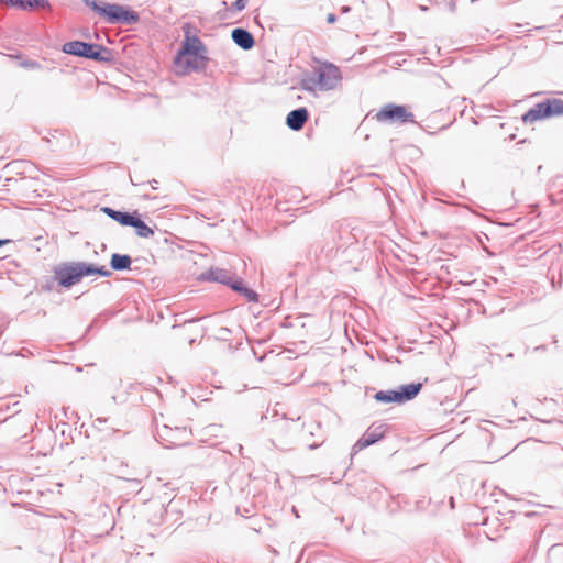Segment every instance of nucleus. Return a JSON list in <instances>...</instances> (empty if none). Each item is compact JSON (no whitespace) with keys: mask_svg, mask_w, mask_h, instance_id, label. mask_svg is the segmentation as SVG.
Here are the masks:
<instances>
[{"mask_svg":"<svg viewBox=\"0 0 563 563\" xmlns=\"http://www.w3.org/2000/svg\"><path fill=\"white\" fill-rule=\"evenodd\" d=\"M103 48L96 44H89L80 41L67 42L63 45L62 51L69 55L91 58L95 60H102L101 51Z\"/></svg>","mask_w":563,"mask_h":563,"instance_id":"6","label":"nucleus"},{"mask_svg":"<svg viewBox=\"0 0 563 563\" xmlns=\"http://www.w3.org/2000/svg\"><path fill=\"white\" fill-rule=\"evenodd\" d=\"M375 119L380 123H406L413 122L415 115L405 106L389 103L375 114Z\"/></svg>","mask_w":563,"mask_h":563,"instance_id":"5","label":"nucleus"},{"mask_svg":"<svg viewBox=\"0 0 563 563\" xmlns=\"http://www.w3.org/2000/svg\"><path fill=\"white\" fill-rule=\"evenodd\" d=\"M476 0H471V2H475Z\"/></svg>","mask_w":563,"mask_h":563,"instance_id":"24","label":"nucleus"},{"mask_svg":"<svg viewBox=\"0 0 563 563\" xmlns=\"http://www.w3.org/2000/svg\"><path fill=\"white\" fill-rule=\"evenodd\" d=\"M7 7L20 8V0H0Z\"/></svg>","mask_w":563,"mask_h":563,"instance_id":"20","label":"nucleus"},{"mask_svg":"<svg viewBox=\"0 0 563 563\" xmlns=\"http://www.w3.org/2000/svg\"><path fill=\"white\" fill-rule=\"evenodd\" d=\"M55 277L63 287H70L81 280L84 276L98 274L101 276H110L111 272L104 266L96 267L85 263L63 264L55 268Z\"/></svg>","mask_w":563,"mask_h":563,"instance_id":"2","label":"nucleus"},{"mask_svg":"<svg viewBox=\"0 0 563 563\" xmlns=\"http://www.w3.org/2000/svg\"><path fill=\"white\" fill-rule=\"evenodd\" d=\"M5 243V241L0 240V246H2Z\"/></svg>","mask_w":563,"mask_h":563,"instance_id":"23","label":"nucleus"},{"mask_svg":"<svg viewBox=\"0 0 563 563\" xmlns=\"http://www.w3.org/2000/svg\"><path fill=\"white\" fill-rule=\"evenodd\" d=\"M22 66L25 67V68H31V69H38L40 68V65L36 62H33V60L24 62L22 64Z\"/></svg>","mask_w":563,"mask_h":563,"instance_id":"21","label":"nucleus"},{"mask_svg":"<svg viewBox=\"0 0 563 563\" xmlns=\"http://www.w3.org/2000/svg\"><path fill=\"white\" fill-rule=\"evenodd\" d=\"M49 7L47 0H20V9L33 10V9H46Z\"/></svg>","mask_w":563,"mask_h":563,"instance_id":"16","label":"nucleus"},{"mask_svg":"<svg viewBox=\"0 0 563 563\" xmlns=\"http://www.w3.org/2000/svg\"><path fill=\"white\" fill-rule=\"evenodd\" d=\"M342 80V75L338 66L333 64H323L318 70V85L321 89H335Z\"/></svg>","mask_w":563,"mask_h":563,"instance_id":"7","label":"nucleus"},{"mask_svg":"<svg viewBox=\"0 0 563 563\" xmlns=\"http://www.w3.org/2000/svg\"><path fill=\"white\" fill-rule=\"evenodd\" d=\"M549 107L550 117L563 115V100L561 99H549L545 101Z\"/></svg>","mask_w":563,"mask_h":563,"instance_id":"17","label":"nucleus"},{"mask_svg":"<svg viewBox=\"0 0 563 563\" xmlns=\"http://www.w3.org/2000/svg\"><path fill=\"white\" fill-rule=\"evenodd\" d=\"M382 438V433L374 434L372 432H367L363 435V438L357 442V445L363 449L366 448Z\"/></svg>","mask_w":563,"mask_h":563,"instance_id":"18","label":"nucleus"},{"mask_svg":"<svg viewBox=\"0 0 563 563\" xmlns=\"http://www.w3.org/2000/svg\"><path fill=\"white\" fill-rule=\"evenodd\" d=\"M101 211L103 213H106L108 217H110L112 220L120 223L121 225H129V227H132L133 221H134L135 217L137 216V211H134L133 213H128V212H121V211L113 210L109 207H103L101 209Z\"/></svg>","mask_w":563,"mask_h":563,"instance_id":"11","label":"nucleus"},{"mask_svg":"<svg viewBox=\"0 0 563 563\" xmlns=\"http://www.w3.org/2000/svg\"><path fill=\"white\" fill-rule=\"evenodd\" d=\"M308 118V110L306 108H300L288 113L286 123L291 130L299 131L302 129Z\"/></svg>","mask_w":563,"mask_h":563,"instance_id":"8","label":"nucleus"},{"mask_svg":"<svg viewBox=\"0 0 563 563\" xmlns=\"http://www.w3.org/2000/svg\"><path fill=\"white\" fill-rule=\"evenodd\" d=\"M422 384L421 383H413L404 385L400 387L397 393H399V398L401 400V404L408 400L413 399L421 390Z\"/></svg>","mask_w":563,"mask_h":563,"instance_id":"12","label":"nucleus"},{"mask_svg":"<svg viewBox=\"0 0 563 563\" xmlns=\"http://www.w3.org/2000/svg\"><path fill=\"white\" fill-rule=\"evenodd\" d=\"M131 263L132 261L129 255L113 254L111 257V266L115 271L129 269Z\"/></svg>","mask_w":563,"mask_h":563,"instance_id":"13","label":"nucleus"},{"mask_svg":"<svg viewBox=\"0 0 563 563\" xmlns=\"http://www.w3.org/2000/svg\"><path fill=\"white\" fill-rule=\"evenodd\" d=\"M183 29L185 38L174 60L177 73L181 75L198 69L205 58V45L196 35L190 34L191 26L185 24Z\"/></svg>","mask_w":563,"mask_h":563,"instance_id":"1","label":"nucleus"},{"mask_svg":"<svg viewBox=\"0 0 563 563\" xmlns=\"http://www.w3.org/2000/svg\"><path fill=\"white\" fill-rule=\"evenodd\" d=\"M246 1L245 0H235L233 3V9L235 11H242L245 9Z\"/></svg>","mask_w":563,"mask_h":563,"instance_id":"19","label":"nucleus"},{"mask_svg":"<svg viewBox=\"0 0 563 563\" xmlns=\"http://www.w3.org/2000/svg\"><path fill=\"white\" fill-rule=\"evenodd\" d=\"M374 398L379 402H397L401 404L399 398V393L397 390H388V391H377Z\"/></svg>","mask_w":563,"mask_h":563,"instance_id":"15","label":"nucleus"},{"mask_svg":"<svg viewBox=\"0 0 563 563\" xmlns=\"http://www.w3.org/2000/svg\"><path fill=\"white\" fill-rule=\"evenodd\" d=\"M550 118L549 113V107L547 106V102H540L537 103L533 108H531L529 111H527L522 120L525 123H534L536 121Z\"/></svg>","mask_w":563,"mask_h":563,"instance_id":"9","label":"nucleus"},{"mask_svg":"<svg viewBox=\"0 0 563 563\" xmlns=\"http://www.w3.org/2000/svg\"><path fill=\"white\" fill-rule=\"evenodd\" d=\"M93 10L104 16L110 23L132 24L139 21L136 12L119 4L106 3L103 5H93Z\"/></svg>","mask_w":563,"mask_h":563,"instance_id":"3","label":"nucleus"},{"mask_svg":"<svg viewBox=\"0 0 563 563\" xmlns=\"http://www.w3.org/2000/svg\"><path fill=\"white\" fill-rule=\"evenodd\" d=\"M231 36L234 43L245 51L251 49L255 44L253 35L244 29H234Z\"/></svg>","mask_w":563,"mask_h":563,"instance_id":"10","label":"nucleus"},{"mask_svg":"<svg viewBox=\"0 0 563 563\" xmlns=\"http://www.w3.org/2000/svg\"><path fill=\"white\" fill-rule=\"evenodd\" d=\"M203 278L230 285L233 290L241 292L250 302H257L258 300L257 294L245 287L241 279L232 282L231 275L225 269L211 268L203 274Z\"/></svg>","mask_w":563,"mask_h":563,"instance_id":"4","label":"nucleus"},{"mask_svg":"<svg viewBox=\"0 0 563 563\" xmlns=\"http://www.w3.org/2000/svg\"><path fill=\"white\" fill-rule=\"evenodd\" d=\"M132 227L135 229V233L141 238L148 239L154 235V231L139 218V214L135 217Z\"/></svg>","mask_w":563,"mask_h":563,"instance_id":"14","label":"nucleus"},{"mask_svg":"<svg viewBox=\"0 0 563 563\" xmlns=\"http://www.w3.org/2000/svg\"><path fill=\"white\" fill-rule=\"evenodd\" d=\"M328 23H334L336 21V16L333 13H329L327 16Z\"/></svg>","mask_w":563,"mask_h":563,"instance_id":"22","label":"nucleus"}]
</instances>
